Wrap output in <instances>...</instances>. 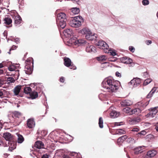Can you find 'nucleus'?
I'll list each match as a JSON object with an SVG mask.
<instances>
[{"label":"nucleus","mask_w":158,"mask_h":158,"mask_svg":"<svg viewBox=\"0 0 158 158\" xmlns=\"http://www.w3.org/2000/svg\"><path fill=\"white\" fill-rule=\"evenodd\" d=\"M97 45L98 48L103 49L104 52L106 53L109 52V47L106 42L103 41H99L97 43Z\"/></svg>","instance_id":"obj_6"},{"label":"nucleus","mask_w":158,"mask_h":158,"mask_svg":"<svg viewBox=\"0 0 158 158\" xmlns=\"http://www.w3.org/2000/svg\"><path fill=\"white\" fill-rule=\"evenodd\" d=\"M142 3L143 5L146 6L148 5L149 2L148 0H143Z\"/></svg>","instance_id":"obj_43"},{"label":"nucleus","mask_w":158,"mask_h":158,"mask_svg":"<svg viewBox=\"0 0 158 158\" xmlns=\"http://www.w3.org/2000/svg\"><path fill=\"white\" fill-rule=\"evenodd\" d=\"M66 16L65 13L61 12L58 14L56 23L59 27H60L62 29L64 28L66 25Z\"/></svg>","instance_id":"obj_2"},{"label":"nucleus","mask_w":158,"mask_h":158,"mask_svg":"<svg viewBox=\"0 0 158 158\" xmlns=\"http://www.w3.org/2000/svg\"><path fill=\"white\" fill-rule=\"evenodd\" d=\"M152 81V79H147L145 80L143 84V85L144 86L146 85Z\"/></svg>","instance_id":"obj_39"},{"label":"nucleus","mask_w":158,"mask_h":158,"mask_svg":"<svg viewBox=\"0 0 158 158\" xmlns=\"http://www.w3.org/2000/svg\"><path fill=\"white\" fill-rule=\"evenodd\" d=\"M119 114V113H117V111L113 110L110 113V116L111 118H114L118 117Z\"/></svg>","instance_id":"obj_27"},{"label":"nucleus","mask_w":158,"mask_h":158,"mask_svg":"<svg viewBox=\"0 0 158 158\" xmlns=\"http://www.w3.org/2000/svg\"><path fill=\"white\" fill-rule=\"evenodd\" d=\"M65 33L68 35V36H70L73 33V31L72 30L70 29H67L64 31Z\"/></svg>","instance_id":"obj_37"},{"label":"nucleus","mask_w":158,"mask_h":158,"mask_svg":"<svg viewBox=\"0 0 158 158\" xmlns=\"http://www.w3.org/2000/svg\"><path fill=\"white\" fill-rule=\"evenodd\" d=\"M3 136L4 138L8 142L13 140L12 135L9 132L4 133L3 134Z\"/></svg>","instance_id":"obj_20"},{"label":"nucleus","mask_w":158,"mask_h":158,"mask_svg":"<svg viewBox=\"0 0 158 158\" xmlns=\"http://www.w3.org/2000/svg\"><path fill=\"white\" fill-rule=\"evenodd\" d=\"M19 104H18L17 105V107H19Z\"/></svg>","instance_id":"obj_64"},{"label":"nucleus","mask_w":158,"mask_h":158,"mask_svg":"<svg viewBox=\"0 0 158 158\" xmlns=\"http://www.w3.org/2000/svg\"><path fill=\"white\" fill-rule=\"evenodd\" d=\"M63 158H72L71 157L69 156L64 155L63 156Z\"/></svg>","instance_id":"obj_54"},{"label":"nucleus","mask_w":158,"mask_h":158,"mask_svg":"<svg viewBox=\"0 0 158 158\" xmlns=\"http://www.w3.org/2000/svg\"><path fill=\"white\" fill-rule=\"evenodd\" d=\"M158 89V88L156 87H154L152 88L151 91L149 92V93L147 95V98H151L153 94L155 93V92L156 91L157 89Z\"/></svg>","instance_id":"obj_24"},{"label":"nucleus","mask_w":158,"mask_h":158,"mask_svg":"<svg viewBox=\"0 0 158 158\" xmlns=\"http://www.w3.org/2000/svg\"><path fill=\"white\" fill-rule=\"evenodd\" d=\"M121 61L125 64H131L132 63V60L130 58L127 56H123L120 58Z\"/></svg>","instance_id":"obj_15"},{"label":"nucleus","mask_w":158,"mask_h":158,"mask_svg":"<svg viewBox=\"0 0 158 158\" xmlns=\"http://www.w3.org/2000/svg\"><path fill=\"white\" fill-rule=\"evenodd\" d=\"M34 147L38 149L44 148V144L40 141H37L35 143Z\"/></svg>","instance_id":"obj_21"},{"label":"nucleus","mask_w":158,"mask_h":158,"mask_svg":"<svg viewBox=\"0 0 158 158\" xmlns=\"http://www.w3.org/2000/svg\"><path fill=\"white\" fill-rule=\"evenodd\" d=\"M156 153V152L155 150H152L148 151L147 152V155L148 156L152 157L154 156Z\"/></svg>","instance_id":"obj_26"},{"label":"nucleus","mask_w":158,"mask_h":158,"mask_svg":"<svg viewBox=\"0 0 158 158\" xmlns=\"http://www.w3.org/2000/svg\"><path fill=\"white\" fill-rule=\"evenodd\" d=\"M97 35L95 34H92L91 36L90 39H89V40H96L97 38Z\"/></svg>","instance_id":"obj_41"},{"label":"nucleus","mask_w":158,"mask_h":158,"mask_svg":"<svg viewBox=\"0 0 158 158\" xmlns=\"http://www.w3.org/2000/svg\"><path fill=\"white\" fill-rule=\"evenodd\" d=\"M24 71L25 73L27 74H31L33 71V62L32 58L27 59L25 62Z\"/></svg>","instance_id":"obj_3"},{"label":"nucleus","mask_w":158,"mask_h":158,"mask_svg":"<svg viewBox=\"0 0 158 158\" xmlns=\"http://www.w3.org/2000/svg\"><path fill=\"white\" fill-rule=\"evenodd\" d=\"M0 145L5 147H7V144L6 143H4L2 141L0 140Z\"/></svg>","instance_id":"obj_46"},{"label":"nucleus","mask_w":158,"mask_h":158,"mask_svg":"<svg viewBox=\"0 0 158 158\" xmlns=\"http://www.w3.org/2000/svg\"><path fill=\"white\" fill-rule=\"evenodd\" d=\"M142 148V147L140 146L135 148L134 149L135 154H137L141 153L143 151H142L141 148Z\"/></svg>","instance_id":"obj_34"},{"label":"nucleus","mask_w":158,"mask_h":158,"mask_svg":"<svg viewBox=\"0 0 158 158\" xmlns=\"http://www.w3.org/2000/svg\"><path fill=\"white\" fill-rule=\"evenodd\" d=\"M81 32L82 34L85 35V37L86 39L89 40L90 39L91 36L92 34V33L88 29L86 28H84L81 31Z\"/></svg>","instance_id":"obj_10"},{"label":"nucleus","mask_w":158,"mask_h":158,"mask_svg":"<svg viewBox=\"0 0 158 158\" xmlns=\"http://www.w3.org/2000/svg\"><path fill=\"white\" fill-rule=\"evenodd\" d=\"M7 81L9 83H14L15 81V80L12 77H9L7 78Z\"/></svg>","instance_id":"obj_40"},{"label":"nucleus","mask_w":158,"mask_h":158,"mask_svg":"<svg viewBox=\"0 0 158 158\" xmlns=\"http://www.w3.org/2000/svg\"><path fill=\"white\" fill-rule=\"evenodd\" d=\"M141 80L139 78H134L129 83V85H132L134 87H136L140 83Z\"/></svg>","instance_id":"obj_11"},{"label":"nucleus","mask_w":158,"mask_h":158,"mask_svg":"<svg viewBox=\"0 0 158 158\" xmlns=\"http://www.w3.org/2000/svg\"><path fill=\"white\" fill-rule=\"evenodd\" d=\"M120 124L119 123H115V125L116 126H120Z\"/></svg>","instance_id":"obj_60"},{"label":"nucleus","mask_w":158,"mask_h":158,"mask_svg":"<svg viewBox=\"0 0 158 158\" xmlns=\"http://www.w3.org/2000/svg\"><path fill=\"white\" fill-rule=\"evenodd\" d=\"M64 64L68 67H70V69L73 70L76 69V67L73 64L71 60L68 57H64Z\"/></svg>","instance_id":"obj_7"},{"label":"nucleus","mask_w":158,"mask_h":158,"mask_svg":"<svg viewBox=\"0 0 158 158\" xmlns=\"http://www.w3.org/2000/svg\"><path fill=\"white\" fill-rule=\"evenodd\" d=\"M18 142L19 143H22L24 141V138L23 136L20 134L18 135Z\"/></svg>","instance_id":"obj_33"},{"label":"nucleus","mask_w":158,"mask_h":158,"mask_svg":"<svg viewBox=\"0 0 158 158\" xmlns=\"http://www.w3.org/2000/svg\"><path fill=\"white\" fill-rule=\"evenodd\" d=\"M30 95L31 98L32 99H34L38 97V93L35 91H33L31 92L30 94Z\"/></svg>","instance_id":"obj_29"},{"label":"nucleus","mask_w":158,"mask_h":158,"mask_svg":"<svg viewBox=\"0 0 158 158\" xmlns=\"http://www.w3.org/2000/svg\"><path fill=\"white\" fill-rule=\"evenodd\" d=\"M3 95V93L1 90H0V97L2 96Z\"/></svg>","instance_id":"obj_58"},{"label":"nucleus","mask_w":158,"mask_h":158,"mask_svg":"<svg viewBox=\"0 0 158 158\" xmlns=\"http://www.w3.org/2000/svg\"><path fill=\"white\" fill-rule=\"evenodd\" d=\"M129 50L132 52H134L135 51L134 48L132 46H130L129 47Z\"/></svg>","instance_id":"obj_49"},{"label":"nucleus","mask_w":158,"mask_h":158,"mask_svg":"<svg viewBox=\"0 0 158 158\" xmlns=\"http://www.w3.org/2000/svg\"><path fill=\"white\" fill-rule=\"evenodd\" d=\"M13 18L14 19L15 24L16 26L19 24L22 21L21 17L17 14L15 15Z\"/></svg>","instance_id":"obj_16"},{"label":"nucleus","mask_w":158,"mask_h":158,"mask_svg":"<svg viewBox=\"0 0 158 158\" xmlns=\"http://www.w3.org/2000/svg\"><path fill=\"white\" fill-rule=\"evenodd\" d=\"M85 40H77L75 41L76 45L78 46H80L84 43Z\"/></svg>","instance_id":"obj_31"},{"label":"nucleus","mask_w":158,"mask_h":158,"mask_svg":"<svg viewBox=\"0 0 158 158\" xmlns=\"http://www.w3.org/2000/svg\"><path fill=\"white\" fill-rule=\"evenodd\" d=\"M128 109L129 110V111H130L132 113V114H135V115H138L142 111L140 110L138 107L137 108H135L132 110L131 109L127 108L126 110L127 111Z\"/></svg>","instance_id":"obj_19"},{"label":"nucleus","mask_w":158,"mask_h":158,"mask_svg":"<svg viewBox=\"0 0 158 158\" xmlns=\"http://www.w3.org/2000/svg\"><path fill=\"white\" fill-rule=\"evenodd\" d=\"M141 119L139 116L135 117L132 118H130L129 120V122L130 124L134 125L137 124L140 122Z\"/></svg>","instance_id":"obj_13"},{"label":"nucleus","mask_w":158,"mask_h":158,"mask_svg":"<svg viewBox=\"0 0 158 158\" xmlns=\"http://www.w3.org/2000/svg\"><path fill=\"white\" fill-rule=\"evenodd\" d=\"M24 92L26 94H30L31 91V89L30 87H26V86H25L24 87H23Z\"/></svg>","instance_id":"obj_28"},{"label":"nucleus","mask_w":158,"mask_h":158,"mask_svg":"<svg viewBox=\"0 0 158 158\" xmlns=\"http://www.w3.org/2000/svg\"><path fill=\"white\" fill-rule=\"evenodd\" d=\"M8 146L9 147L8 150L12 152L14 150L16 147V143L13 140L8 142Z\"/></svg>","instance_id":"obj_14"},{"label":"nucleus","mask_w":158,"mask_h":158,"mask_svg":"<svg viewBox=\"0 0 158 158\" xmlns=\"http://www.w3.org/2000/svg\"><path fill=\"white\" fill-rule=\"evenodd\" d=\"M77 154L76 152H73L71 153V155L72 156H76L77 155Z\"/></svg>","instance_id":"obj_55"},{"label":"nucleus","mask_w":158,"mask_h":158,"mask_svg":"<svg viewBox=\"0 0 158 158\" xmlns=\"http://www.w3.org/2000/svg\"><path fill=\"white\" fill-rule=\"evenodd\" d=\"M4 73V71L2 69H0V75L3 74Z\"/></svg>","instance_id":"obj_57"},{"label":"nucleus","mask_w":158,"mask_h":158,"mask_svg":"<svg viewBox=\"0 0 158 158\" xmlns=\"http://www.w3.org/2000/svg\"><path fill=\"white\" fill-rule=\"evenodd\" d=\"M127 138L126 135H124L121 137H119L117 140L118 143L123 142Z\"/></svg>","instance_id":"obj_30"},{"label":"nucleus","mask_w":158,"mask_h":158,"mask_svg":"<svg viewBox=\"0 0 158 158\" xmlns=\"http://www.w3.org/2000/svg\"><path fill=\"white\" fill-rule=\"evenodd\" d=\"M86 50L88 52H95L96 51V48L93 45H88L86 47Z\"/></svg>","instance_id":"obj_23"},{"label":"nucleus","mask_w":158,"mask_h":158,"mask_svg":"<svg viewBox=\"0 0 158 158\" xmlns=\"http://www.w3.org/2000/svg\"><path fill=\"white\" fill-rule=\"evenodd\" d=\"M16 66L14 64L10 65L8 67V69L10 71H19L18 69L19 68L18 64H16Z\"/></svg>","instance_id":"obj_22"},{"label":"nucleus","mask_w":158,"mask_h":158,"mask_svg":"<svg viewBox=\"0 0 158 158\" xmlns=\"http://www.w3.org/2000/svg\"><path fill=\"white\" fill-rule=\"evenodd\" d=\"M110 61H115V59H114V60H113V59H110Z\"/></svg>","instance_id":"obj_61"},{"label":"nucleus","mask_w":158,"mask_h":158,"mask_svg":"<svg viewBox=\"0 0 158 158\" xmlns=\"http://www.w3.org/2000/svg\"><path fill=\"white\" fill-rule=\"evenodd\" d=\"M12 116L14 118L17 119L18 123L16 125H19L22 120L25 119V117L24 116L22 113L18 111H14L12 113Z\"/></svg>","instance_id":"obj_5"},{"label":"nucleus","mask_w":158,"mask_h":158,"mask_svg":"<svg viewBox=\"0 0 158 158\" xmlns=\"http://www.w3.org/2000/svg\"><path fill=\"white\" fill-rule=\"evenodd\" d=\"M158 106L150 108L149 109V110L150 112L147 114L146 115V116L148 117H154L158 112Z\"/></svg>","instance_id":"obj_9"},{"label":"nucleus","mask_w":158,"mask_h":158,"mask_svg":"<svg viewBox=\"0 0 158 158\" xmlns=\"http://www.w3.org/2000/svg\"><path fill=\"white\" fill-rule=\"evenodd\" d=\"M81 16H77L74 17L69 22L70 25L74 27H78L81 25V22L82 20Z\"/></svg>","instance_id":"obj_4"},{"label":"nucleus","mask_w":158,"mask_h":158,"mask_svg":"<svg viewBox=\"0 0 158 158\" xmlns=\"http://www.w3.org/2000/svg\"><path fill=\"white\" fill-rule=\"evenodd\" d=\"M111 54L113 56H115L116 55V53L115 52H112V53H111Z\"/></svg>","instance_id":"obj_59"},{"label":"nucleus","mask_w":158,"mask_h":158,"mask_svg":"<svg viewBox=\"0 0 158 158\" xmlns=\"http://www.w3.org/2000/svg\"><path fill=\"white\" fill-rule=\"evenodd\" d=\"M3 21L4 23L6 25L9 26V27L12 26V19L10 16H6L4 18Z\"/></svg>","instance_id":"obj_12"},{"label":"nucleus","mask_w":158,"mask_h":158,"mask_svg":"<svg viewBox=\"0 0 158 158\" xmlns=\"http://www.w3.org/2000/svg\"><path fill=\"white\" fill-rule=\"evenodd\" d=\"M156 131H158V127H156Z\"/></svg>","instance_id":"obj_62"},{"label":"nucleus","mask_w":158,"mask_h":158,"mask_svg":"<svg viewBox=\"0 0 158 158\" xmlns=\"http://www.w3.org/2000/svg\"><path fill=\"white\" fill-rule=\"evenodd\" d=\"M17 47L16 46L13 45V46H12L11 48L10 49V51L9 52H8V53L9 54H10V51L12 50H14L16 49V48H17Z\"/></svg>","instance_id":"obj_47"},{"label":"nucleus","mask_w":158,"mask_h":158,"mask_svg":"<svg viewBox=\"0 0 158 158\" xmlns=\"http://www.w3.org/2000/svg\"><path fill=\"white\" fill-rule=\"evenodd\" d=\"M23 86L17 85L14 88L13 91L15 95L17 96L19 95L21 89H23Z\"/></svg>","instance_id":"obj_17"},{"label":"nucleus","mask_w":158,"mask_h":158,"mask_svg":"<svg viewBox=\"0 0 158 158\" xmlns=\"http://www.w3.org/2000/svg\"><path fill=\"white\" fill-rule=\"evenodd\" d=\"M33 153L34 155L35 156H37V155H36V154L35 152H33Z\"/></svg>","instance_id":"obj_63"},{"label":"nucleus","mask_w":158,"mask_h":158,"mask_svg":"<svg viewBox=\"0 0 158 158\" xmlns=\"http://www.w3.org/2000/svg\"><path fill=\"white\" fill-rule=\"evenodd\" d=\"M146 44L148 45H149L152 43V41L150 40H148L146 41Z\"/></svg>","instance_id":"obj_52"},{"label":"nucleus","mask_w":158,"mask_h":158,"mask_svg":"<svg viewBox=\"0 0 158 158\" xmlns=\"http://www.w3.org/2000/svg\"><path fill=\"white\" fill-rule=\"evenodd\" d=\"M6 81L3 79H0V87H1L2 85L5 84Z\"/></svg>","instance_id":"obj_45"},{"label":"nucleus","mask_w":158,"mask_h":158,"mask_svg":"<svg viewBox=\"0 0 158 158\" xmlns=\"http://www.w3.org/2000/svg\"><path fill=\"white\" fill-rule=\"evenodd\" d=\"M139 131V129L138 127H134L133 128L131 131H132L138 132Z\"/></svg>","instance_id":"obj_48"},{"label":"nucleus","mask_w":158,"mask_h":158,"mask_svg":"<svg viewBox=\"0 0 158 158\" xmlns=\"http://www.w3.org/2000/svg\"><path fill=\"white\" fill-rule=\"evenodd\" d=\"M134 141V139L133 138L130 137L128 138L127 139V142L129 143H133V142Z\"/></svg>","instance_id":"obj_44"},{"label":"nucleus","mask_w":158,"mask_h":158,"mask_svg":"<svg viewBox=\"0 0 158 158\" xmlns=\"http://www.w3.org/2000/svg\"><path fill=\"white\" fill-rule=\"evenodd\" d=\"M71 11L74 14H78L80 12V10L79 8H73L71 9Z\"/></svg>","instance_id":"obj_36"},{"label":"nucleus","mask_w":158,"mask_h":158,"mask_svg":"<svg viewBox=\"0 0 158 158\" xmlns=\"http://www.w3.org/2000/svg\"><path fill=\"white\" fill-rule=\"evenodd\" d=\"M42 158H48V157L47 155H44L42 156Z\"/></svg>","instance_id":"obj_56"},{"label":"nucleus","mask_w":158,"mask_h":158,"mask_svg":"<svg viewBox=\"0 0 158 158\" xmlns=\"http://www.w3.org/2000/svg\"><path fill=\"white\" fill-rule=\"evenodd\" d=\"M98 124L99 127L101 128H102L103 126V120L102 117H100L99 119Z\"/></svg>","instance_id":"obj_38"},{"label":"nucleus","mask_w":158,"mask_h":158,"mask_svg":"<svg viewBox=\"0 0 158 158\" xmlns=\"http://www.w3.org/2000/svg\"><path fill=\"white\" fill-rule=\"evenodd\" d=\"M27 124L28 127L30 128L34 127L35 125V122L33 118H30L28 119Z\"/></svg>","instance_id":"obj_18"},{"label":"nucleus","mask_w":158,"mask_h":158,"mask_svg":"<svg viewBox=\"0 0 158 158\" xmlns=\"http://www.w3.org/2000/svg\"><path fill=\"white\" fill-rule=\"evenodd\" d=\"M97 60L100 61H104L107 59L106 57L104 55H102L97 57Z\"/></svg>","instance_id":"obj_32"},{"label":"nucleus","mask_w":158,"mask_h":158,"mask_svg":"<svg viewBox=\"0 0 158 158\" xmlns=\"http://www.w3.org/2000/svg\"><path fill=\"white\" fill-rule=\"evenodd\" d=\"M149 101H147L145 100H143L141 101L138 102L136 105L142 111L144 110L149 103Z\"/></svg>","instance_id":"obj_8"},{"label":"nucleus","mask_w":158,"mask_h":158,"mask_svg":"<svg viewBox=\"0 0 158 158\" xmlns=\"http://www.w3.org/2000/svg\"><path fill=\"white\" fill-rule=\"evenodd\" d=\"M119 82L115 81L112 77L108 78L106 81H103L102 83V86L106 89L107 91L110 92H114L118 88Z\"/></svg>","instance_id":"obj_1"},{"label":"nucleus","mask_w":158,"mask_h":158,"mask_svg":"<svg viewBox=\"0 0 158 158\" xmlns=\"http://www.w3.org/2000/svg\"><path fill=\"white\" fill-rule=\"evenodd\" d=\"M116 134L118 135L123 134L125 133V131L123 129H118L116 131Z\"/></svg>","instance_id":"obj_35"},{"label":"nucleus","mask_w":158,"mask_h":158,"mask_svg":"<svg viewBox=\"0 0 158 158\" xmlns=\"http://www.w3.org/2000/svg\"><path fill=\"white\" fill-rule=\"evenodd\" d=\"M65 81L64 78L63 77H61L60 79V81L61 82L64 83Z\"/></svg>","instance_id":"obj_50"},{"label":"nucleus","mask_w":158,"mask_h":158,"mask_svg":"<svg viewBox=\"0 0 158 158\" xmlns=\"http://www.w3.org/2000/svg\"><path fill=\"white\" fill-rule=\"evenodd\" d=\"M146 134V132L145 131H140V132L137 133L136 134V135H137L138 136H139V135H145Z\"/></svg>","instance_id":"obj_42"},{"label":"nucleus","mask_w":158,"mask_h":158,"mask_svg":"<svg viewBox=\"0 0 158 158\" xmlns=\"http://www.w3.org/2000/svg\"><path fill=\"white\" fill-rule=\"evenodd\" d=\"M5 65V64H4V62L0 63V69L4 67Z\"/></svg>","instance_id":"obj_53"},{"label":"nucleus","mask_w":158,"mask_h":158,"mask_svg":"<svg viewBox=\"0 0 158 158\" xmlns=\"http://www.w3.org/2000/svg\"><path fill=\"white\" fill-rule=\"evenodd\" d=\"M131 102L128 100H126L123 101L121 103V105L123 106H130L132 104Z\"/></svg>","instance_id":"obj_25"},{"label":"nucleus","mask_w":158,"mask_h":158,"mask_svg":"<svg viewBox=\"0 0 158 158\" xmlns=\"http://www.w3.org/2000/svg\"><path fill=\"white\" fill-rule=\"evenodd\" d=\"M115 75L117 77H120L121 76V74L118 71L115 73Z\"/></svg>","instance_id":"obj_51"}]
</instances>
